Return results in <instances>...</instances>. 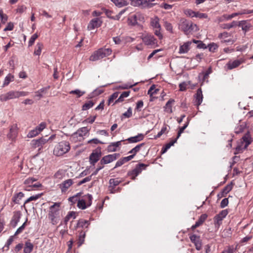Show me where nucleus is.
<instances>
[{
	"instance_id": "obj_1",
	"label": "nucleus",
	"mask_w": 253,
	"mask_h": 253,
	"mask_svg": "<svg viewBox=\"0 0 253 253\" xmlns=\"http://www.w3.org/2000/svg\"><path fill=\"white\" fill-rule=\"evenodd\" d=\"M61 203H54L49 208L48 218L52 225L57 224L60 220V207Z\"/></svg>"
},
{
	"instance_id": "obj_2",
	"label": "nucleus",
	"mask_w": 253,
	"mask_h": 253,
	"mask_svg": "<svg viewBox=\"0 0 253 253\" xmlns=\"http://www.w3.org/2000/svg\"><path fill=\"white\" fill-rule=\"evenodd\" d=\"M70 149V144L68 141H62L55 146L53 154L56 156H61L67 153Z\"/></svg>"
},
{
	"instance_id": "obj_3",
	"label": "nucleus",
	"mask_w": 253,
	"mask_h": 253,
	"mask_svg": "<svg viewBox=\"0 0 253 253\" xmlns=\"http://www.w3.org/2000/svg\"><path fill=\"white\" fill-rule=\"evenodd\" d=\"M28 94V92L16 90H10L5 94L0 95V101H7L10 99L18 98L20 97L25 96Z\"/></svg>"
},
{
	"instance_id": "obj_4",
	"label": "nucleus",
	"mask_w": 253,
	"mask_h": 253,
	"mask_svg": "<svg viewBox=\"0 0 253 253\" xmlns=\"http://www.w3.org/2000/svg\"><path fill=\"white\" fill-rule=\"evenodd\" d=\"M111 53V48H100L93 53L90 56L89 60L91 61H95L110 55Z\"/></svg>"
},
{
	"instance_id": "obj_5",
	"label": "nucleus",
	"mask_w": 253,
	"mask_h": 253,
	"mask_svg": "<svg viewBox=\"0 0 253 253\" xmlns=\"http://www.w3.org/2000/svg\"><path fill=\"white\" fill-rule=\"evenodd\" d=\"M150 25L154 30L155 35L160 40L162 39L163 36L161 33V26L160 24L159 18L157 16L151 18L150 19Z\"/></svg>"
},
{
	"instance_id": "obj_6",
	"label": "nucleus",
	"mask_w": 253,
	"mask_h": 253,
	"mask_svg": "<svg viewBox=\"0 0 253 253\" xmlns=\"http://www.w3.org/2000/svg\"><path fill=\"white\" fill-rule=\"evenodd\" d=\"M252 142V139L249 132L246 133L241 140L240 144L236 147V151L238 153L242 152L247 149L249 144Z\"/></svg>"
},
{
	"instance_id": "obj_7",
	"label": "nucleus",
	"mask_w": 253,
	"mask_h": 253,
	"mask_svg": "<svg viewBox=\"0 0 253 253\" xmlns=\"http://www.w3.org/2000/svg\"><path fill=\"white\" fill-rule=\"evenodd\" d=\"M89 132V129L86 127H83L79 128L76 132L71 136V139L74 142L81 141L84 139V136Z\"/></svg>"
},
{
	"instance_id": "obj_8",
	"label": "nucleus",
	"mask_w": 253,
	"mask_h": 253,
	"mask_svg": "<svg viewBox=\"0 0 253 253\" xmlns=\"http://www.w3.org/2000/svg\"><path fill=\"white\" fill-rule=\"evenodd\" d=\"M193 26H196V25H193L191 22L182 18L180 20L179 29L183 31L186 34H188L193 30Z\"/></svg>"
},
{
	"instance_id": "obj_9",
	"label": "nucleus",
	"mask_w": 253,
	"mask_h": 253,
	"mask_svg": "<svg viewBox=\"0 0 253 253\" xmlns=\"http://www.w3.org/2000/svg\"><path fill=\"white\" fill-rule=\"evenodd\" d=\"M147 165L144 164H139L137 165L135 168L133 170L128 172L127 174L131 177L132 179H134L135 177L141 172L142 169H145Z\"/></svg>"
},
{
	"instance_id": "obj_10",
	"label": "nucleus",
	"mask_w": 253,
	"mask_h": 253,
	"mask_svg": "<svg viewBox=\"0 0 253 253\" xmlns=\"http://www.w3.org/2000/svg\"><path fill=\"white\" fill-rule=\"evenodd\" d=\"M37 179L34 177H29L26 179L24 181V184L26 185L25 189L27 191H30L32 190L33 187H40L41 186V184L39 183L33 184Z\"/></svg>"
},
{
	"instance_id": "obj_11",
	"label": "nucleus",
	"mask_w": 253,
	"mask_h": 253,
	"mask_svg": "<svg viewBox=\"0 0 253 253\" xmlns=\"http://www.w3.org/2000/svg\"><path fill=\"white\" fill-rule=\"evenodd\" d=\"M120 156L119 153H114L105 156L101 159L100 163L101 165L109 164L117 159Z\"/></svg>"
},
{
	"instance_id": "obj_12",
	"label": "nucleus",
	"mask_w": 253,
	"mask_h": 253,
	"mask_svg": "<svg viewBox=\"0 0 253 253\" xmlns=\"http://www.w3.org/2000/svg\"><path fill=\"white\" fill-rule=\"evenodd\" d=\"M101 156V148L98 147L95 151H93L89 156V162L90 164L94 165L99 160Z\"/></svg>"
},
{
	"instance_id": "obj_13",
	"label": "nucleus",
	"mask_w": 253,
	"mask_h": 253,
	"mask_svg": "<svg viewBox=\"0 0 253 253\" xmlns=\"http://www.w3.org/2000/svg\"><path fill=\"white\" fill-rule=\"evenodd\" d=\"M102 21L99 18H95L91 20L88 23L87 29L88 31L94 29L95 28L100 27L102 25Z\"/></svg>"
},
{
	"instance_id": "obj_14",
	"label": "nucleus",
	"mask_w": 253,
	"mask_h": 253,
	"mask_svg": "<svg viewBox=\"0 0 253 253\" xmlns=\"http://www.w3.org/2000/svg\"><path fill=\"white\" fill-rule=\"evenodd\" d=\"M189 238L192 243L194 244L196 249L200 251L202 249V241L199 236L195 234H190Z\"/></svg>"
},
{
	"instance_id": "obj_15",
	"label": "nucleus",
	"mask_w": 253,
	"mask_h": 253,
	"mask_svg": "<svg viewBox=\"0 0 253 253\" xmlns=\"http://www.w3.org/2000/svg\"><path fill=\"white\" fill-rule=\"evenodd\" d=\"M18 132V128L17 124L12 125L10 128L9 132L7 135V138L13 141L16 138Z\"/></svg>"
},
{
	"instance_id": "obj_16",
	"label": "nucleus",
	"mask_w": 253,
	"mask_h": 253,
	"mask_svg": "<svg viewBox=\"0 0 253 253\" xmlns=\"http://www.w3.org/2000/svg\"><path fill=\"white\" fill-rule=\"evenodd\" d=\"M73 184V180L71 179H68L60 184L59 186L61 190V192L63 193L65 192Z\"/></svg>"
},
{
	"instance_id": "obj_17",
	"label": "nucleus",
	"mask_w": 253,
	"mask_h": 253,
	"mask_svg": "<svg viewBox=\"0 0 253 253\" xmlns=\"http://www.w3.org/2000/svg\"><path fill=\"white\" fill-rule=\"evenodd\" d=\"M195 105L198 107L201 104L203 99V95L201 88H199L197 90V92L195 95Z\"/></svg>"
},
{
	"instance_id": "obj_18",
	"label": "nucleus",
	"mask_w": 253,
	"mask_h": 253,
	"mask_svg": "<svg viewBox=\"0 0 253 253\" xmlns=\"http://www.w3.org/2000/svg\"><path fill=\"white\" fill-rule=\"evenodd\" d=\"M143 42L146 45H153L156 43V40L153 36L147 35L142 38Z\"/></svg>"
},
{
	"instance_id": "obj_19",
	"label": "nucleus",
	"mask_w": 253,
	"mask_h": 253,
	"mask_svg": "<svg viewBox=\"0 0 253 253\" xmlns=\"http://www.w3.org/2000/svg\"><path fill=\"white\" fill-rule=\"evenodd\" d=\"M192 44L191 42H187L180 45L179 49V53L184 54L187 53L190 49V45Z\"/></svg>"
},
{
	"instance_id": "obj_20",
	"label": "nucleus",
	"mask_w": 253,
	"mask_h": 253,
	"mask_svg": "<svg viewBox=\"0 0 253 253\" xmlns=\"http://www.w3.org/2000/svg\"><path fill=\"white\" fill-rule=\"evenodd\" d=\"M24 194L21 192L15 193L12 198V203H13L15 204H20V201L22 200V199L24 197Z\"/></svg>"
},
{
	"instance_id": "obj_21",
	"label": "nucleus",
	"mask_w": 253,
	"mask_h": 253,
	"mask_svg": "<svg viewBox=\"0 0 253 253\" xmlns=\"http://www.w3.org/2000/svg\"><path fill=\"white\" fill-rule=\"evenodd\" d=\"M123 140L115 142H112L107 147V151L109 152H113L117 151V147L121 145V142Z\"/></svg>"
},
{
	"instance_id": "obj_22",
	"label": "nucleus",
	"mask_w": 253,
	"mask_h": 253,
	"mask_svg": "<svg viewBox=\"0 0 253 253\" xmlns=\"http://www.w3.org/2000/svg\"><path fill=\"white\" fill-rule=\"evenodd\" d=\"M238 25L242 28V30L244 31L245 33L249 31L252 27L251 24L247 20L240 21Z\"/></svg>"
},
{
	"instance_id": "obj_23",
	"label": "nucleus",
	"mask_w": 253,
	"mask_h": 253,
	"mask_svg": "<svg viewBox=\"0 0 253 253\" xmlns=\"http://www.w3.org/2000/svg\"><path fill=\"white\" fill-rule=\"evenodd\" d=\"M21 213L20 211H17L14 212L11 223L14 226H16L21 218Z\"/></svg>"
},
{
	"instance_id": "obj_24",
	"label": "nucleus",
	"mask_w": 253,
	"mask_h": 253,
	"mask_svg": "<svg viewBox=\"0 0 253 253\" xmlns=\"http://www.w3.org/2000/svg\"><path fill=\"white\" fill-rule=\"evenodd\" d=\"M144 138V135L142 133H139L138 135L130 137L126 140L128 141L129 143H136L142 140Z\"/></svg>"
},
{
	"instance_id": "obj_25",
	"label": "nucleus",
	"mask_w": 253,
	"mask_h": 253,
	"mask_svg": "<svg viewBox=\"0 0 253 253\" xmlns=\"http://www.w3.org/2000/svg\"><path fill=\"white\" fill-rule=\"evenodd\" d=\"M242 63V61L240 60H235L234 61H230L226 64L229 70H232L238 67Z\"/></svg>"
},
{
	"instance_id": "obj_26",
	"label": "nucleus",
	"mask_w": 253,
	"mask_h": 253,
	"mask_svg": "<svg viewBox=\"0 0 253 253\" xmlns=\"http://www.w3.org/2000/svg\"><path fill=\"white\" fill-rule=\"evenodd\" d=\"M174 102V100L172 99H169L166 103L164 107V111L168 113H171L172 112V105Z\"/></svg>"
},
{
	"instance_id": "obj_27",
	"label": "nucleus",
	"mask_w": 253,
	"mask_h": 253,
	"mask_svg": "<svg viewBox=\"0 0 253 253\" xmlns=\"http://www.w3.org/2000/svg\"><path fill=\"white\" fill-rule=\"evenodd\" d=\"M34 249L33 244L29 241H27L25 243L23 252L24 253H31Z\"/></svg>"
},
{
	"instance_id": "obj_28",
	"label": "nucleus",
	"mask_w": 253,
	"mask_h": 253,
	"mask_svg": "<svg viewBox=\"0 0 253 253\" xmlns=\"http://www.w3.org/2000/svg\"><path fill=\"white\" fill-rule=\"evenodd\" d=\"M89 221L86 220L80 219L78 221L77 224V228H87L89 225Z\"/></svg>"
},
{
	"instance_id": "obj_29",
	"label": "nucleus",
	"mask_w": 253,
	"mask_h": 253,
	"mask_svg": "<svg viewBox=\"0 0 253 253\" xmlns=\"http://www.w3.org/2000/svg\"><path fill=\"white\" fill-rule=\"evenodd\" d=\"M237 25V22L233 21L231 23H225L221 24L220 25V27L223 29H230L232 28L236 27Z\"/></svg>"
},
{
	"instance_id": "obj_30",
	"label": "nucleus",
	"mask_w": 253,
	"mask_h": 253,
	"mask_svg": "<svg viewBox=\"0 0 253 253\" xmlns=\"http://www.w3.org/2000/svg\"><path fill=\"white\" fill-rule=\"evenodd\" d=\"M144 144H145L144 143H142L141 144H139L136 145L135 147H134L130 151H129L128 152V153L131 154V155H133V157L134 158V157L135 156L136 153L140 151V148L142 146H143L144 145Z\"/></svg>"
},
{
	"instance_id": "obj_31",
	"label": "nucleus",
	"mask_w": 253,
	"mask_h": 253,
	"mask_svg": "<svg viewBox=\"0 0 253 253\" xmlns=\"http://www.w3.org/2000/svg\"><path fill=\"white\" fill-rule=\"evenodd\" d=\"M31 145L33 148L36 149L38 148L39 153H40V151L42 148L38 139H34L32 140L31 142Z\"/></svg>"
},
{
	"instance_id": "obj_32",
	"label": "nucleus",
	"mask_w": 253,
	"mask_h": 253,
	"mask_svg": "<svg viewBox=\"0 0 253 253\" xmlns=\"http://www.w3.org/2000/svg\"><path fill=\"white\" fill-rule=\"evenodd\" d=\"M129 91H124L121 93L119 97L116 100L115 103L122 102L124 100V98L128 97L130 94Z\"/></svg>"
},
{
	"instance_id": "obj_33",
	"label": "nucleus",
	"mask_w": 253,
	"mask_h": 253,
	"mask_svg": "<svg viewBox=\"0 0 253 253\" xmlns=\"http://www.w3.org/2000/svg\"><path fill=\"white\" fill-rule=\"evenodd\" d=\"M14 81V76L11 74H8L4 79L3 86H7L9 84Z\"/></svg>"
},
{
	"instance_id": "obj_34",
	"label": "nucleus",
	"mask_w": 253,
	"mask_h": 253,
	"mask_svg": "<svg viewBox=\"0 0 253 253\" xmlns=\"http://www.w3.org/2000/svg\"><path fill=\"white\" fill-rule=\"evenodd\" d=\"M43 44L41 42L37 43L34 54L36 55H40L43 48Z\"/></svg>"
},
{
	"instance_id": "obj_35",
	"label": "nucleus",
	"mask_w": 253,
	"mask_h": 253,
	"mask_svg": "<svg viewBox=\"0 0 253 253\" xmlns=\"http://www.w3.org/2000/svg\"><path fill=\"white\" fill-rule=\"evenodd\" d=\"M77 207L82 210L85 209L88 206L85 199H80L78 201Z\"/></svg>"
},
{
	"instance_id": "obj_36",
	"label": "nucleus",
	"mask_w": 253,
	"mask_h": 253,
	"mask_svg": "<svg viewBox=\"0 0 253 253\" xmlns=\"http://www.w3.org/2000/svg\"><path fill=\"white\" fill-rule=\"evenodd\" d=\"M213 219L215 226L218 228L222 224V221L223 219L219 214H217L215 216Z\"/></svg>"
},
{
	"instance_id": "obj_37",
	"label": "nucleus",
	"mask_w": 253,
	"mask_h": 253,
	"mask_svg": "<svg viewBox=\"0 0 253 253\" xmlns=\"http://www.w3.org/2000/svg\"><path fill=\"white\" fill-rule=\"evenodd\" d=\"M76 212L74 211H70L69 212L68 214L65 216L64 218V223L65 224H67V222L69 221V220L71 218H73V219H75L76 218Z\"/></svg>"
},
{
	"instance_id": "obj_38",
	"label": "nucleus",
	"mask_w": 253,
	"mask_h": 253,
	"mask_svg": "<svg viewBox=\"0 0 253 253\" xmlns=\"http://www.w3.org/2000/svg\"><path fill=\"white\" fill-rule=\"evenodd\" d=\"M120 182L121 181L119 180L118 178L110 179L109 180L110 187H111L113 189L115 186L118 185Z\"/></svg>"
},
{
	"instance_id": "obj_39",
	"label": "nucleus",
	"mask_w": 253,
	"mask_h": 253,
	"mask_svg": "<svg viewBox=\"0 0 253 253\" xmlns=\"http://www.w3.org/2000/svg\"><path fill=\"white\" fill-rule=\"evenodd\" d=\"M85 236V232L82 231L80 232V235L79 237V240H78V247H80L84 243Z\"/></svg>"
},
{
	"instance_id": "obj_40",
	"label": "nucleus",
	"mask_w": 253,
	"mask_h": 253,
	"mask_svg": "<svg viewBox=\"0 0 253 253\" xmlns=\"http://www.w3.org/2000/svg\"><path fill=\"white\" fill-rule=\"evenodd\" d=\"M83 199H85V201L87 203V206H90L92 203V196L91 194H87L83 196Z\"/></svg>"
},
{
	"instance_id": "obj_41",
	"label": "nucleus",
	"mask_w": 253,
	"mask_h": 253,
	"mask_svg": "<svg viewBox=\"0 0 253 253\" xmlns=\"http://www.w3.org/2000/svg\"><path fill=\"white\" fill-rule=\"evenodd\" d=\"M245 127H246V125L244 123H243L242 124L237 126L235 128V132L237 134H239V133L243 132L244 131V129L245 128Z\"/></svg>"
},
{
	"instance_id": "obj_42",
	"label": "nucleus",
	"mask_w": 253,
	"mask_h": 253,
	"mask_svg": "<svg viewBox=\"0 0 253 253\" xmlns=\"http://www.w3.org/2000/svg\"><path fill=\"white\" fill-rule=\"evenodd\" d=\"M65 176V172L63 170H59L54 174V177L57 179H62Z\"/></svg>"
},
{
	"instance_id": "obj_43",
	"label": "nucleus",
	"mask_w": 253,
	"mask_h": 253,
	"mask_svg": "<svg viewBox=\"0 0 253 253\" xmlns=\"http://www.w3.org/2000/svg\"><path fill=\"white\" fill-rule=\"evenodd\" d=\"M85 93L84 91L80 90V89H76L70 91L69 93L73 94H75L77 95V97H80Z\"/></svg>"
},
{
	"instance_id": "obj_44",
	"label": "nucleus",
	"mask_w": 253,
	"mask_h": 253,
	"mask_svg": "<svg viewBox=\"0 0 253 253\" xmlns=\"http://www.w3.org/2000/svg\"><path fill=\"white\" fill-rule=\"evenodd\" d=\"M41 196V194H38L34 196H31L28 199H27L24 202L23 206H25V205L27 203L32 201H35L37 199H38L39 198H40Z\"/></svg>"
},
{
	"instance_id": "obj_45",
	"label": "nucleus",
	"mask_w": 253,
	"mask_h": 253,
	"mask_svg": "<svg viewBox=\"0 0 253 253\" xmlns=\"http://www.w3.org/2000/svg\"><path fill=\"white\" fill-rule=\"evenodd\" d=\"M189 119L188 118L187 122L184 124V125L182 127H181L179 128V130L178 131L177 138H178L180 136L181 134L183 132L184 129L188 126L189 125Z\"/></svg>"
},
{
	"instance_id": "obj_46",
	"label": "nucleus",
	"mask_w": 253,
	"mask_h": 253,
	"mask_svg": "<svg viewBox=\"0 0 253 253\" xmlns=\"http://www.w3.org/2000/svg\"><path fill=\"white\" fill-rule=\"evenodd\" d=\"M208 216L206 214H202L199 218L198 219V220L196 222V223H197L199 226H200L201 225H202L203 222L206 220V219H207Z\"/></svg>"
},
{
	"instance_id": "obj_47",
	"label": "nucleus",
	"mask_w": 253,
	"mask_h": 253,
	"mask_svg": "<svg viewBox=\"0 0 253 253\" xmlns=\"http://www.w3.org/2000/svg\"><path fill=\"white\" fill-rule=\"evenodd\" d=\"M232 187H233V185H232V183H231L229 184H227L222 190L223 194L226 195L232 190Z\"/></svg>"
},
{
	"instance_id": "obj_48",
	"label": "nucleus",
	"mask_w": 253,
	"mask_h": 253,
	"mask_svg": "<svg viewBox=\"0 0 253 253\" xmlns=\"http://www.w3.org/2000/svg\"><path fill=\"white\" fill-rule=\"evenodd\" d=\"M111 1L118 7H122L126 5V2L122 0H111Z\"/></svg>"
},
{
	"instance_id": "obj_49",
	"label": "nucleus",
	"mask_w": 253,
	"mask_h": 253,
	"mask_svg": "<svg viewBox=\"0 0 253 253\" xmlns=\"http://www.w3.org/2000/svg\"><path fill=\"white\" fill-rule=\"evenodd\" d=\"M94 105L93 102L92 101H88L86 102L82 107V110H86L91 108Z\"/></svg>"
},
{
	"instance_id": "obj_50",
	"label": "nucleus",
	"mask_w": 253,
	"mask_h": 253,
	"mask_svg": "<svg viewBox=\"0 0 253 253\" xmlns=\"http://www.w3.org/2000/svg\"><path fill=\"white\" fill-rule=\"evenodd\" d=\"M129 24L132 25H135L137 24V16L136 15H133L128 18Z\"/></svg>"
},
{
	"instance_id": "obj_51",
	"label": "nucleus",
	"mask_w": 253,
	"mask_h": 253,
	"mask_svg": "<svg viewBox=\"0 0 253 253\" xmlns=\"http://www.w3.org/2000/svg\"><path fill=\"white\" fill-rule=\"evenodd\" d=\"M164 27L169 32L171 33H173L172 26L171 23L167 21H165L164 22Z\"/></svg>"
},
{
	"instance_id": "obj_52",
	"label": "nucleus",
	"mask_w": 253,
	"mask_h": 253,
	"mask_svg": "<svg viewBox=\"0 0 253 253\" xmlns=\"http://www.w3.org/2000/svg\"><path fill=\"white\" fill-rule=\"evenodd\" d=\"M235 249L233 246H228L221 253H233Z\"/></svg>"
},
{
	"instance_id": "obj_53",
	"label": "nucleus",
	"mask_w": 253,
	"mask_h": 253,
	"mask_svg": "<svg viewBox=\"0 0 253 253\" xmlns=\"http://www.w3.org/2000/svg\"><path fill=\"white\" fill-rule=\"evenodd\" d=\"M38 38V35L37 34H34L30 38L29 41L28 42L29 46H32L34 43L35 42V40Z\"/></svg>"
},
{
	"instance_id": "obj_54",
	"label": "nucleus",
	"mask_w": 253,
	"mask_h": 253,
	"mask_svg": "<svg viewBox=\"0 0 253 253\" xmlns=\"http://www.w3.org/2000/svg\"><path fill=\"white\" fill-rule=\"evenodd\" d=\"M40 132L39 131V130H37L36 128H35L34 129H33L31 130L28 134V136L29 137H33L36 136H37L38 134H39Z\"/></svg>"
},
{
	"instance_id": "obj_55",
	"label": "nucleus",
	"mask_w": 253,
	"mask_h": 253,
	"mask_svg": "<svg viewBox=\"0 0 253 253\" xmlns=\"http://www.w3.org/2000/svg\"><path fill=\"white\" fill-rule=\"evenodd\" d=\"M209 50L211 52H214L218 48V45L215 43H211L208 45Z\"/></svg>"
},
{
	"instance_id": "obj_56",
	"label": "nucleus",
	"mask_w": 253,
	"mask_h": 253,
	"mask_svg": "<svg viewBox=\"0 0 253 253\" xmlns=\"http://www.w3.org/2000/svg\"><path fill=\"white\" fill-rule=\"evenodd\" d=\"M13 241V236H11L9 237V238L7 241L6 244L5 245L3 249L6 248V250L7 251L9 250V246L12 244Z\"/></svg>"
},
{
	"instance_id": "obj_57",
	"label": "nucleus",
	"mask_w": 253,
	"mask_h": 253,
	"mask_svg": "<svg viewBox=\"0 0 253 253\" xmlns=\"http://www.w3.org/2000/svg\"><path fill=\"white\" fill-rule=\"evenodd\" d=\"M185 14L191 17H195L196 12L191 9H187L185 11Z\"/></svg>"
},
{
	"instance_id": "obj_58",
	"label": "nucleus",
	"mask_w": 253,
	"mask_h": 253,
	"mask_svg": "<svg viewBox=\"0 0 253 253\" xmlns=\"http://www.w3.org/2000/svg\"><path fill=\"white\" fill-rule=\"evenodd\" d=\"M88 144H104V142L100 141L98 139L95 138H93L92 139L89 140L87 141Z\"/></svg>"
},
{
	"instance_id": "obj_59",
	"label": "nucleus",
	"mask_w": 253,
	"mask_h": 253,
	"mask_svg": "<svg viewBox=\"0 0 253 253\" xmlns=\"http://www.w3.org/2000/svg\"><path fill=\"white\" fill-rule=\"evenodd\" d=\"M132 116V109L131 107L128 108L127 111L123 114V116L126 118H129Z\"/></svg>"
},
{
	"instance_id": "obj_60",
	"label": "nucleus",
	"mask_w": 253,
	"mask_h": 253,
	"mask_svg": "<svg viewBox=\"0 0 253 253\" xmlns=\"http://www.w3.org/2000/svg\"><path fill=\"white\" fill-rule=\"evenodd\" d=\"M27 221V219H26L25 222L20 227H19L17 229V230H16V231L15 233V235H18L23 231V230L25 228V227L26 225V223Z\"/></svg>"
},
{
	"instance_id": "obj_61",
	"label": "nucleus",
	"mask_w": 253,
	"mask_h": 253,
	"mask_svg": "<svg viewBox=\"0 0 253 253\" xmlns=\"http://www.w3.org/2000/svg\"><path fill=\"white\" fill-rule=\"evenodd\" d=\"M119 95V92H116L113 93L110 97L108 100V104H110L111 102H113L114 99H116Z\"/></svg>"
},
{
	"instance_id": "obj_62",
	"label": "nucleus",
	"mask_w": 253,
	"mask_h": 253,
	"mask_svg": "<svg viewBox=\"0 0 253 253\" xmlns=\"http://www.w3.org/2000/svg\"><path fill=\"white\" fill-rule=\"evenodd\" d=\"M46 124L45 122H42L39 126L36 128L40 132H41L44 128H45Z\"/></svg>"
},
{
	"instance_id": "obj_63",
	"label": "nucleus",
	"mask_w": 253,
	"mask_h": 253,
	"mask_svg": "<svg viewBox=\"0 0 253 253\" xmlns=\"http://www.w3.org/2000/svg\"><path fill=\"white\" fill-rule=\"evenodd\" d=\"M0 18L2 23H5L7 20V16L6 15L4 14L1 10H0Z\"/></svg>"
},
{
	"instance_id": "obj_64",
	"label": "nucleus",
	"mask_w": 253,
	"mask_h": 253,
	"mask_svg": "<svg viewBox=\"0 0 253 253\" xmlns=\"http://www.w3.org/2000/svg\"><path fill=\"white\" fill-rule=\"evenodd\" d=\"M195 17H198L201 19L207 18L208 15L206 13H201L199 12H196Z\"/></svg>"
}]
</instances>
